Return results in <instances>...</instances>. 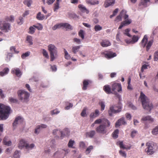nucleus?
Instances as JSON below:
<instances>
[{"label": "nucleus", "mask_w": 158, "mask_h": 158, "mask_svg": "<svg viewBox=\"0 0 158 158\" xmlns=\"http://www.w3.org/2000/svg\"><path fill=\"white\" fill-rule=\"evenodd\" d=\"M154 59L155 61H157L158 60V51L155 53Z\"/></svg>", "instance_id": "obj_60"}, {"label": "nucleus", "mask_w": 158, "mask_h": 158, "mask_svg": "<svg viewBox=\"0 0 158 158\" xmlns=\"http://www.w3.org/2000/svg\"><path fill=\"white\" fill-rule=\"evenodd\" d=\"M103 89L105 92L107 94H110L112 93L111 91L112 89H111L109 85H106L104 86Z\"/></svg>", "instance_id": "obj_20"}, {"label": "nucleus", "mask_w": 158, "mask_h": 158, "mask_svg": "<svg viewBox=\"0 0 158 158\" xmlns=\"http://www.w3.org/2000/svg\"><path fill=\"white\" fill-rule=\"evenodd\" d=\"M33 26L39 30H42L43 28L42 25L40 24H39L36 25H34Z\"/></svg>", "instance_id": "obj_49"}, {"label": "nucleus", "mask_w": 158, "mask_h": 158, "mask_svg": "<svg viewBox=\"0 0 158 158\" xmlns=\"http://www.w3.org/2000/svg\"><path fill=\"white\" fill-rule=\"evenodd\" d=\"M119 130L117 129L115 130L112 133L113 137L114 139H116L118 137Z\"/></svg>", "instance_id": "obj_39"}, {"label": "nucleus", "mask_w": 158, "mask_h": 158, "mask_svg": "<svg viewBox=\"0 0 158 158\" xmlns=\"http://www.w3.org/2000/svg\"><path fill=\"white\" fill-rule=\"evenodd\" d=\"M78 7L82 12L85 13L87 14L89 13V11L83 5L79 4L78 5Z\"/></svg>", "instance_id": "obj_16"}, {"label": "nucleus", "mask_w": 158, "mask_h": 158, "mask_svg": "<svg viewBox=\"0 0 158 158\" xmlns=\"http://www.w3.org/2000/svg\"><path fill=\"white\" fill-rule=\"evenodd\" d=\"M89 81L88 80H84L83 81V86L82 89L83 90H85L87 89V87L89 84Z\"/></svg>", "instance_id": "obj_29"}, {"label": "nucleus", "mask_w": 158, "mask_h": 158, "mask_svg": "<svg viewBox=\"0 0 158 158\" xmlns=\"http://www.w3.org/2000/svg\"><path fill=\"white\" fill-rule=\"evenodd\" d=\"M106 128L103 125L101 124L96 127V131L98 133L104 134L106 132Z\"/></svg>", "instance_id": "obj_10"}, {"label": "nucleus", "mask_w": 158, "mask_h": 158, "mask_svg": "<svg viewBox=\"0 0 158 158\" xmlns=\"http://www.w3.org/2000/svg\"><path fill=\"white\" fill-rule=\"evenodd\" d=\"M61 24H62V23L55 25L53 27L52 29L54 30H56L57 28H59L61 27Z\"/></svg>", "instance_id": "obj_62"}, {"label": "nucleus", "mask_w": 158, "mask_h": 158, "mask_svg": "<svg viewBox=\"0 0 158 158\" xmlns=\"http://www.w3.org/2000/svg\"><path fill=\"white\" fill-rule=\"evenodd\" d=\"M48 48L50 54V60L53 61L55 58L54 54H56L57 53V48L54 45L52 44L49 45Z\"/></svg>", "instance_id": "obj_6"}, {"label": "nucleus", "mask_w": 158, "mask_h": 158, "mask_svg": "<svg viewBox=\"0 0 158 158\" xmlns=\"http://www.w3.org/2000/svg\"><path fill=\"white\" fill-rule=\"evenodd\" d=\"M150 2V0H141L140 3L139 4V6H143V7H146L147 6V3Z\"/></svg>", "instance_id": "obj_28"}, {"label": "nucleus", "mask_w": 158, "mask_h": 158, "mask_svg": "<svg viewBox=\"0 0 158 158\" xmlns=\"http://www.w3.org/2000/svg\"><path fill=\"white\" fill-rule=\"evenodd\" d=\"M139 98L143 108L150 111L153 108V105L149 98L142 92H140Z\"/></svg>", "instance_id": "obj_1"}, {"label": "nucleus", "mask_w": 158, "mask_h": 158, "mask_svg": "<svg viewBox=\"0 0 158 158\" xmlns=\"http://www.w3.org/2000/svg\"><path fill=\"white\" fill-rule=\"evenodd\" d=\"M47 127V125L44 124H41L40 125L37 126L35 129V134H38L40 131V127L42 128H45Z\"/></svg>", "instance_id": "obj_24"}, {"label": "nucleus", "mask_w": 158, "mask_h": 158, "mask_svg": "<svg viewBox=\"0 0 158 158\" xmlns=\"http://www.w3.org/2000/svg\"><path fill=\"white\" fill-rule=\"evenodd\" d=\"M103 54L105 57L107 59H110L116 56V53H114L111 51L108 52L106 53L104 52Z\"/></svg>", "instance_id": "obj_12"}, {"label": "nucleus", "mask_w": 158, "mask_h": 158, "mask_svg": "<svg viewBox=\"0 0 158 158\" xmlns=\"http://www.w3.org/2000/svg\"><path fill=\"white\" fill-rule=\"evenodd\" d=\"M128 106L131 108L133 110H136V107L133 105V104L131 102H129L128 103Z\"/></svg>", "instance_id": "obj_51"}, {"label": "nucleus", "mask_w": 158, "mask_h": 158, "mask_svg": "<svg viewBox=\"0 0 158 158\" xmlns=\"http://www.w3.org/2000/svg\"><path fill=\"white\" fill-rule=\"evenodd\" d=\"M102 125H103L106 128L109 127L110 125V122L106 119L103 118Z\"/></svg>", "instance_id": "obj_25"}, {"label": "nucleus", "mask_w": 158, "mask_h": 158, "mask_svg": "<svg viewBox=\"0 0 158 158\" xmlns=\"http://www.w3.org/2000/svg\"><path fill=\"white\" fill-rule=\"evenodd\" d=\"M61 27H64L67 29L69 30H72L73 28L72 26L69 24L68 23H62L61 25Z\"/></svg>", "instance_id": "obj_32"}, {"label": "nucleus", "mask_w": 158, "mask_h": 158, "mask_svg": "<svg viewBox=\"0 0 158 158\" xmlns=\"http://www.w3.org/2000/svg\"><path fill=\"white\" fill-rule=\"evenodd\" d=\"M15 158H19L20 157V151H16L15 152L13 156Z\"/></svg>", "instance_id": "obj_48"}, {"label": "nucleus", "mask_w": 158, "mask_h": 158, "mask_svg": "<svg viewBox=\"0 0 158 158\" xmlns=\"http://www.w3.org/2000/svg\"><path fill=\"white\" fill-rule=\"evenodd\" d=\"M23 121V119L21 117L17 116L15 118L13 123V127L15 128L17 124L21 123Z\"/></svg>", "instance_id": "obj_11"}, {"label": "nucleus", "mask_w": 158, "mask_h": 158, "mask_svg": "<svg viewBox=\"0 0 158 158\" xmlns=\"http://www.w3.org/2000/svg\"><path fill=\"white\" fill-rule=\"evenodd\" d=\"M3 142L5 145L9 146L11 144V142L10 141H8V137H5L3 139Z\"/></svg>", "instance_id": "obj_30"}, {"label": "nucleus", "mask_w": 158, "mask_h": 158, "mask_svg": "<svg viewBox=\"0 0 158 158\" xmlns=\"http://www.w3.org/2000/svg\"><path fill=\"white\" fill-rule=\"evenodd\" d=\"M100 114L99 111L98 110H96L94 112L90 113L89 117L91 118H94L98 116Z\"/></svg>", "instance_id": "obj_21"}, {"label": "nucleus", "mask_w": 158, "mask_h": 158, "mask_svg": "<svg viewBox=\"0 0 158 158\" xmlns=\"http://www.w3.org/2000/svg\"><path fill=\"white\" fill-rule=\"evenodd\" d=\"M27 41L29 43V44L31 45L33 44L32 37L31 36L28 35L27 37Z\"/></svg>", "instance_id": "obj_43"}, {"label": "nucleus", "mask_w": 158, "mask_h": 158, "mask_svg": "<svg viewBox=\"0 0 158 158\" xmlns=\"http://www.w3.org/2000/svg\"><path fill=\"white\" fill-rule=\"evenodd\" d=\"M115 0H106L104 3V6L106 7L113 5L115 3Z\"/></svg>", "instance_id": "obj_14"}, {"label": "nucleus", "mask_w": 158, "mask_h": 158, "mask_svg": "<svg viewBox=\"0 0 158 158\" xmlns=\"http://www.w3.org/2000/svg\"><path fill=\"white\" fill-rule=\"evenodd\" d=\"M121 110L122 107L121 106L114 105L110 107L108 111V113L110 116H112L113 114L119 113Z\"/></svg>", "instance_id": "obj_5"}, {"label": "nucleus", "mask_w": 158, "mask_h": 158, "mask_svg": "<svg viewBox=\"0 0 158 158\" xmlns=\"http://www.w3.org/2000/svg\"><path fill=\"white\" fill-rule=\"evenodd\" d=\"M99 104L101 106V110H103L104 109L105 107V105L104 103L103 102H101L99 103Z\"/></svg>", "instance_id": "obj_58"}, {"label": "nucleus", "mask_w": 158, "mask_h": 158, "mask_svg": "<svg viewBox=\"0 0 158 158\" xmlns=\"http://www.w3.org/2000/svg\"><path fill=\"white\" fill-rule=\"evenodd\" d=\"M86 3L88 4H90L91 5H93L99 4V1H95L94 0H86Z\"/></svg>", "instance_id": "obj_27"}, {"label": "nucleus", "mask_w": 158, "mask_h": 158, "mask_svg": "<svg viewBox=\"0 0 158 158\" xmlns=\"http://www.w3.org/2000/svg\"><path fill=\"white\" fill-rule=\"evenodd\" d=\"M29 33L31 34H33L35 32V29L33 26H31L29 28Z\"/></svg>", "instance_id": "obj_55"}, {"label": "nucleus", "mask_w": 158, "mask_h": 158, "mask_svg": "<svg viewBox=\"0 0 158 158\" xmlns=\"http://www.w3.org/2000/svg\"><path fill=\"white\" fill-rule=\"evenodd\" d=\"M149 121L150 123H153L154 121V119L150 115L143 116L141 119V121Z\"/></svg>", "instance_id": "obj_13"}, {"label": "nucleus", "mask_w": 158, "mask_h": 158, "mask_svg": "<svg viewBox=\"0 0 158 158\" xmlns=\"http://www.w3.org/2000/svg\"><path fill=\"white\" fill-rule=\"evenodd\" d=\"M61 1V0H56V3L54 4V11H56L60 8V3Z\"/></svg>", "instance_id": "obj_26"}, {"label": "nucleus", "mask_w": 158, "mask_h": 158, "mask_svg": "<svg viewBox=\"0 0 158 158\" xmlns=\"http://www.w3.org/2000/svg\"><path fill=\"white\" fill-rule=\"evenodd\" d=\"M43 54L44 56L47 58H48L49 56L47 51L44 49H43Z\"/></svg>", "instance_id": "obj_57"}, {"label": "nucleus", "mask_w": 158, "mask_h": 158, "mask_svg": "<svg viewBox=\"0 0 158 158\" xmlns=\"http://www.w3.org/2000/svg\"><path fill=\"white\" fill-rule=\"evenodd\" d=\"M126 124V122L125 121L124 118L123 117L118 120L116 123L115 127H118L121 125H125Z\"/></svg>", "instance_id": "obj_15"}, {"label": "nucleus", "mask_w": 158, "mask_h": 158, "mask_svg": "<svg viewBox=\"0 0 158 158\" xmlns=\"http://www.w3.org/2000/svg\"><path fill=\"white\" fill-rule=\"evenodd\" d=\"M64 52L65 53V58L68 60L70 58V56L69 54L65 49H64Z\"/></svg>", "instance_id": "obj_56"}, {"label": "nucleus", "mask_w": 158, "mask_h": 158, "mask_svg": "<svg viewBox=\"0 0 158 158\" xmlns=\"http://www.w3.org/2000/svg\"><path fill=\"white\" fill-rule=\"evenodd\" d=\"M112 90L114 92H119L122 91L121 84L120 83L113 82L111 84Z\"/></svg>", "instance_id": "obj_8"}, {"label": "nucleus", "mask_w": 158, "mask_h": 158, "mask_svg": "<svg viewBox=\"0 0 158 158\" xmlns=\"http://www.w3.org/2000/svg\"><path fill=\"white\" fill-rule=\"evenodd\" d=\"M131 22V19H127L125 20V21L122 22L121 24L118 27V29H121L123 27L128 25L130 24Z\"/></svg>", "instance_id": "obj_17"}, {"label": "nucleus", "mask_w": 158, "mask_h": 158, "mask_svg": "<svg viewBox=\"0 0 158 158\" xmlns=\"http://www.w3.org/2000/svg\"><path fill=\"white\" fill-rule=\"evenodd\" d=\"M139 39V38L138 36L136 35L133 36L132 38V40L129 42V43H134L137 42Z\"/></svg>", "instance_id": "obj_38"}, {"label": "nucleus", "mask_w": 158, "mask_h": 158, "mask_svg": "<svg viewBox=\"0 0 158 158\" xmlns=\"http://www.w3.org/2000/svg\"><path fill=\"white\" fill-rule=\"evenodd\" d=\"M75 142L74 140H70L69 141L68 143V146L69 148H75L73 147V145L74 143Z\"/></svg>", "instance_id": "obj_47"}, {"label": "nucleus", "mask_w": 158, "mask_h": 158, "mask_svg": "<svg viewBox=\"0 0 158 158\" xmlns=\"http://www.w3.org/2000/svg\"><path fill=\"white\" fill-rule=\"evenodd\" d=\"M9 70V69L8 68H5L1 72V76H3L7 74L8 73Z\"/></svg>", "instance_id": "obj_34"}, {"label": "nucleus", "mask_w": 158, "mask_h": 158, "mask_svg": "<svg viewBox=\"0 0 158 158\" xmlns=\"http://www.w3.org/2000/svg\"><path fill=\"white\" fill-rule=\"evenodd\" d=\"M23 3L24 4L29 7L32 3V1L31 0H24Z\"/></svg>", "instance_id": "obj_40"}, {"label": "nucleus", "mask_w": 158, "mask_h": 158, "mask_svg": "<svg viewBox=\"0 0 158 158\" xmlns=\"http://www.w3.org/2000/svg\"><path fill=\"white\" fill-rule=\"evenodd\" d=\"M152 44V41H149L147 44L146 46V49L147 51H148L151 47Z\"/></svg>", "instance_id": "obj_45"}, {"label": "nucleus", "mask_w": 158, "mask_h": 158, "mask_svg": "<svg viewBox=\"0 0 158 158\" xmlns=\"http://www.w3.org/2000/svg\"><path fill=\"white\" fill-rule=\"evenodd\" d=\"M151 132L153 135H156L158 134V125L156 126L152 129Z\"/></svg>", "instance_id": "obj_35"}, {"label": "nucleus", "mask_w": 158, "mask_h": 158, "mask_svg": "<svg viewBox=\"0 0 158 158\" xmlns=\"http://www.w3.org/2000/svg\"><path fill=\"white\" fill-rule=\"evenodd\" d=\"M148 39L147 36L146 35H145L140 43L141 46L143 48L145 47L148 42Z\"/></svg>", "instance_id": "obj_19"}, {"label": "nucleus", "mask_w": 158, "mask_h": 158, "mask_svg": "<svg viewBox=\"0 0 158 158\" xmlns=\"http://www.w3.org/2000/svg\"><path fill=\"white\" fill-rule=\"evenodd\" d=\"M10 24L7 23H4L2 24V26L1 27V29L2 31L7 32L10 30Z\"/></svg>", "instance_id": "obj_9"}, {"label": "nucleus", "mask_w": 158, "mask_h": 158, "mask_svg": "<svg viewBox=\"0 0 158 158\" xmlns=\"http://www.w3.org/2000/svg\"><path fill=\"white\" fill-rule=\"evenodd\" d=\"M8 100L11 103H17L18 102V100L17 99L12 97H10Z\"/></svg>", "instance_id": "obj_42"}, {"label": "nucleus", "mask_w": 158, "mask_h": 158, "mask_svg": "<svg viewBox=\"0 0 158 158\" xmlns=\"http://www.w3.org/2000/svg\"><path fill=\"white\" fill-rule=\"evenodd\" d=\"M11 73L13 74H15L17 77H20L22 75L21 71L19 68H17L13 69L11 70Z\"/></svg>", "instance_id": "obj_18"}, {"label": "nucleus", "mask_w": 158, "mask_h": 158, "mask_svg": "<svg viewBox=\"0 0 158 158\" xmlns=\"http://www.w3.org/2000/svg\"><path fill=\"white\" fill-rule=\"evenodd\" d=\"M17 94L18 98L21 102H27L29 97V94L27 92L24 90H20L18 91Z\"/></svg>", "instance_id": "obj_3"}, {"label": "nucleus", "mask_w": 158, "mask_h": 158, "mask_svg": "<svg viewBox=\"0 0 158 158\" xmlns=\"http://www.w3.org/2000/svg\"><path fill=\"white\" fill-rule=\"evenodd\" d=\"M148 66V65H147L146 64H144V65H143L141 69V72L143 73L144 69H147Z\"/></svg>", "instance_id": "obj_64"}, {"label": "nucleus", "mask_w": 158, "mask_h": 158, "mask_svg": "<svg viewBox=\"0 0 158 158\" xmlns=\"http://www.w3.org/2000/svg\"><path fill=\"white\" fill-rule=\"evenodd\" d=\"M119 147L121 148H123V149H126L127 148L125 147L123 145V143L122 141L119 142Z\"/></svg>", "instance_id": "obj_59"}, {"label": "nucleus", "mask_w": 158, "mask_h": 158, "mask_svg": "<svg viewBox=\"0 0 158 158\" xmlns=\"http://www.w3.org/2000/svg\"><path fill=\"white\" fill-rule=\"evenodd\" d=\"M147 148L145 152L148 155H152L155 152V149L156 147L155 143L151 142H148L146 144Z\"/></svg>", "instance_id": "obj_4"}, {"label": "nucleus", "mask_w": 158, "mask_h": 158, "mask_svg": "<svg viewBox=\"0 0 158 158\" xmlns=\"http://www.w3.org/2000/svg\"><path fill=\"white\" fill-rule=\"evenodd\" d=\"M119 153L122 156L124 157H126V154L125 152L120 150L119 151Z\"/></svg>", "instance_id": "obj_61"}, {"label": "nucleus", "mask_w": 158, "mask_h": 158, "mask_svg": "<svg viewBox=\"0 0 158 158\" xmlns=\"http://www.w3.org/2000/svg\"><path fill=\"white\" fill-rule=\"evenodd\" d=\"M102 47H107L111 45V43L107 40H104L100 43Z\"/></svg>", "instance_id": "obj_22"}, {"label": "nucleus", "mask_w": 158, "mask_h": 158, "mask_svg": "<svg viewBox=\"0 0 158 158\" xmlns=\"http://www.w3.org/2000/svg\"><path fill=\"white\" fill-rule=\"evenodd\" d=\"M30 54V52H27L24 53H23L21 56V57L22 59H24L26 57L28 56Z\"/></svg>", "instance_id": "obj_53"}, {"label": "nucleus", "mask_w": 158, "mask_h": 158, "mask_svg": "<svg viewBox=\"0 0 158 158\" xmlns=\"http://www.w3.org/2000/svg\"><path fill=\"white\" fill-rule=\"evenodd\" d=\"M44 18V16L43 15L41 14L40 12H39L37 15L36 18L38 20H43Z\"/></svg>", "instance_id": "obj_36"}, {"label": "nucleus", "mask_w": 158, "mask_h": 158, "mask_svg": "<svg viewBox=\"0 0 158 158\" xmlns=\"http://www.w3.org/2000/svg\"><path fill=\"white\" fill-rule=\"evenodd\" d=\"M130 31V29L128 28L126 29L125 30V32L124 33V34L129 37H131V35L129 33V32Z\"/></svg>", "instance_id": "obj_52"}, {"label": "nucleus", "mask_w": 158, "mask_h": 158, "mask_svg": "<svg viewBox=\"0 0 158 158\" xmlns=\"http://www.w3.org/2000/svg\"><path fill=\"white\" fill-rule=\"evenodd\" d=\"M69 17L70 18L76 19L78 18L77 15L74 13H69Z\"/></svg>", "instance_id": "obj_44"}, {"label": "nucleus", "mask_w": 158, "mask_h": 158, "mask_svg": "<svg viewBox=\"0 0 158 158\" xmlns=\"http://www.w3.org/2000/svg\"><path fill=\"white\" fill-rule=\"evenodd\" d=\"M84 31L82 30H80L78 32L79 36L83 40L84 39Z\"/></svg>", "instance_id": "obj_41"}, {"label": "nucleus", "mask_w": 158, "mask_h": 158, "mask_svg": "<svg viewBox=\"0 0 158 158\" xmlns=\"http://www.w3.org/2000/svg\"><path fill=\"white\" fill-rule=\"evenodd\" d=\"M126 12L125 10H122L120 13V15L116 17L115 20L117 21H121V17L123 16V13H124L125 14Z\"/></svg>", "instance_id": "obj_31"}, {"label": "nucleus", "mask_w": 158, "mask_h": 158, "mask_svg": "<svg viewBox=\"0 0 158 158\" xmlns=\"http://www.w3.org/2000/svg\"><path fill=\"white\" fill-rule=\"evenodd\" d=\"M94 29L96 31H98L101 30L102 29V27L99 25H97L94 26Z\"/></svg>", "instance_id": "obj_50"}, {"label": "nucleus", "mask_w": 158, "mask_h": 158, "mask_svg": "<svg viewBox=\"0 0 158 158\" xmlns=\"http://www.w3.org/2000/svg\"><path fill=\"white\" fill-rule=\"evenodd\" d=\"M80 46H74L72 47V51L73 52L76 54L78 52L80 48Z\"/></svg>", "instance_id": "obj_37"}, {"label": "nucleus", "mask_w": 158, "mask_h": 158, "mask_svg": "<svg viewBox=\"0 0 158 158\" xmlns=\"http://www.w3.org/2000/svg\"><path fill=\"white\" fill-rule=\"evenodd\" d=\"M96 134V132L94 130H92L85 133L86 137L92 138L94 137Z\"/></svg>", "instance_id": "obj_23"}, {"label": "nucleus", "mask_w": 158, "mask_h": 158, "mask_svg": "<svg viewBox=\"0 0 158 158\" xmlns=\"http://www.w3.org/2000/svg\"><path fill=\"white\" fill-rule=\"evenodd\" d=\"M17 23L19 24H22L23 23V18L21 17H20L17 21Z\"/></svg>", "instance_id": "obj_63"}, {"label": "nucleus", "mask_w": 158, "mask_h": 158, "mask_svg": "<svg viewBox=\"0 0 158 158\" xmlns=\"http://www.w3.org/2000/svg\"><path fill=\"white\" fill-rule=\"evenodd\" d=\"M5 20L7 22H13L14 20V16L12 15L9 16H7L5 18Z\"/></svg>", "instance_id": "obj_33"}, {"label": "nucleus", "mask_w": 158, "mask_h": 158, "mask_svg": "<svg viewBox=\"0 0 158 158\" xmlns=\"http://www.w3.org/2000/svg\"><path fill=\"white\" fill-rule=\"evenodd\" d=\"M35 145L34 144H31L29 145L28 144L26 143L25 141L23 139H21L18 145V147L20 149H22L23 147H25L26 149H31L34 147Z\"/></svg>", "instance_id": "obj_7"}, {"label": "nucleus", "mask_w": 158, "mask_h": 158, "mask_svg": "<svg viewBox=\"0 0 158 158\" xmlns=\"http://www.w3.org/2000/svg\"><path fill=\"white\" fill-rule=\"evenodd\" d=\"M1 120H5L8 117L11 110L9 106L1 103Z\"/></svg>", "instance_id": "obj_2"}, {"label": "nucleus", "mask_w": 158, "mask_h": 158, "mask_svg": "<svg viewBox=\"0 0 158 158\" xmlns=\"http://www.w3.org/2000/svg\"><path fill=\"white\" fill-rule=\"evenodd\" d=\"M93 149V146L91 145L89 146L85 150V152L86 154H89L91 151Z\"/></svg>", "instance_id": "obj_46"}, {"label": "nucleus", "mask_w": 158, "mask_h": 158, "mask_svg": "<svg viewBox=\"0 0 158 158\" xmlns=\"http://www.w3.org/2000/svg\"><path fill=\"white\" fill-rule=\"evenodd\" d=\"M86 110H87V108L86 107H84L83 109V110L81 113V115L83 117H85V116L86 114Z\"/></svg>", "instance_id": "obj_54"}]
</instances>
